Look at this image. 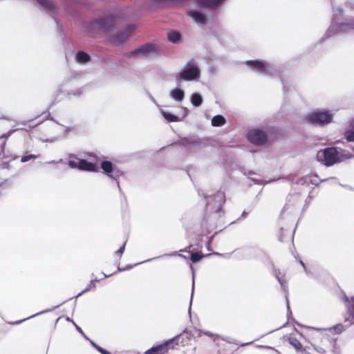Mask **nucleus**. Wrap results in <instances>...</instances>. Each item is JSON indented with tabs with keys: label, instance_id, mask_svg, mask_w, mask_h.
I'll list each match as a JSON object with an SVG mask.
<instances>
[{
	"label": "nucleus",
	"instance_id": "obj_1",
	"mask_svg": "<svg viewBox=\"0 0 354 354\" xmlns=\"http://www.w3.org/2000/svg\"><path fill=\"white\" fill-rule=\"evenodd\" d=\"M223 0H198L197 5L187 10L188 16L199 26H203L207 21L205 8L214 9L217 8Z\"/></svg>",
	"mask_w": 354,
	"mask_h": 354
},
{
	"label": "nucleus",
	"instance_id": "obj_2",
	"mask_svg": "<svg viewBox=\"0 0 354 354\" xmlns=\"http://www.w3.org/2000/svg\"><path fill=\"white\" fill-rule=\"evenodd\" d=\"M334 113L326 109H317L305 115V120L313 124L326 125L333 121Z\"/></svg>",
	"mask_w": 354,
	"mask_h": 354
},
{
	"label": "nucleus",
	"instance_id": "obj_3",
	"mask_svg": "<svg viewBox=\"0 0 354 354\" xmlns=\"http://www.w3.org/2000/svg\"><path fill=\"white\" fill-rule=\"evenodd\" d=\"M245 64L250 70L262 75L274 77L277 73L274 66L263 60H248Z\"/></svg>",
	"mask_w": 354,
	"mask_h": 354
},
{
	"label": "nucleus",
	"instance_id": "obj_4",
	"mask_svg": "<svg viewBox=\"0 0 354 354\" xmlns=\"http://www.w3.org/2000/svg\"><path fill=\"white\" fill-rule=\"evenodd\" d=\"M201 77V70L194 62H187L180 71L178 80L184 81H197Z\"/></svg>",
	"mask_w": 354,
	"mask_h": 354
},
{
	"label": "nucleus",
	"instance_id": "obj_5",
	"mask_svg": "<svg viewBox=\"0 0 354 354\" xmlns=\"http://www.w3.org/2000/svg\"><path fill=\"white\" fill-rule=\"evenodd\" d=\"M337 148L328 147L317 153V160L329 167L337 163Z\"/></svg>",
	"mask_w": 354,
	"mask_h": 354
},
{
	"label": "nucleus",
	"instance_id": "obj_6",
	"mask_svg": "<svg viewBox=\"0 0 354 354\" xmlns=\"http://www.w3.org/2000/svg\"><path fill=\"white\" fill-rule=\"evenodd\" d=\"M68 165L71 168L78 169L82 171H95L97 167L95 164L91 163L86 160L74 158L69 160Z\"/></svg>",
	"mask_w": 354,
	"mask_h": 354
},
{
	"label": "nucleus",
	"instance_id": "obj_7",
	"mask_svg": "<svg viewBox=\"0 0 354 354\" xmlns=\"http://www.w3.org/2000/svg\"><path fill=\"white\" fill-rule=\"evenodd\" d=\"M225 201V197L224 193L218 192L214 196L208 198L207 205L211 209H215L216 212H219Z\"/></svg>",
	"mask_w": 354,
	"mask_h": 354
},
{
	"label": "nucleus",
	"instance_id": "obj_8",
	"mask_svg": "<svg viewBox=\"0 0 354 354\" xmlns=\"http://www.w3.org/2000/svg\"><path fill=\"white\" fill-rule=\"evenodd\" d=\"M248 140L255 145H262L267 139V136L264 131L259 129H252L247 135Z\"/></svg>",
	"mask_w": 354,
	"mask_h": 354
},
{
	"label": "nucleus",
	"instance_id": "obj_9",
	"mask_svg": "<svg viewBox=\"0 0 354 354\" xmlns=\"http://www.w3.org/2000/svg\"><path fill=\"white\" fill-rule=\"evenodd\" d=\"M154 52L155 49L153 46L151 44H147L131 51L129 54V57L137 58L145 57L151 55Z\"/></svg>",
	"mask_w": 354,
	"mask_h": 354
},
{
	"label": "nucleus",
	"instance_id": "obj_10",
	"mask_svg": "<svg viewBox=\"0 0 354 354\" xmlns=\"http://www.w3.org/2000/svg\"><path fill=\"white\" fill-rule=\"evenodd\" d=\"M101 168L106 174L115 180L122 174V171L118 168L114 167L109 161H103L101 163Z\"/></svg>",
	"mask_w": 354,
	"mask_h": 354
},
{
	"label": "nucleus",
	"instance_id": "obj_11",
	"mask_svg": "<svg viewBox=\"0 0 354 354\" xmlns=\"http://www.w3.org/2000/svg\"><path fill=\"white\" fill-rule=\"evenodd\" d=\"M346 306L348 310V316L345 317V322L351 324H354V296L351 299L346 298Z\"/></svg>",
	"mask_w": 354,
	"mask_h": 354
},
{
	"label": "nucleus",
	"instance_id": "obj_12",
	"mask_svg": "<svg viewBox=\"0 0 354 354\" xmlns=\"http://www.w3.org/2000/svg\"><path fill=\"white\" fill-rule=\"evenodd\" d=\"M169 342L170 341H167L164 344L153 346L147 350L144 354H163L167 351Z\"/></svg>",
	"mask_w": 354,
	"mask_h": 354
},
{
	"label": "nucleus",
	"instance_id": "obj_13",
	"mask_svg": "<svg viewBox=\"0 0 354 354\" xmlns=\"http://www.w3.org/2000/svg\"><path fill=\"white\" fill-rule=\"evenodd\" d=\"M337 162H341L342 161H344L347 159H351L354 157V156L350 153L348 151L342 149H338L337 148Z\"/></svg>",
	"mask_w": 354,
	"mask_h": 354
},
{
	"label": "nucleus",
	"instance_id": "obj_14",
	"mask_svg": "<svg viewBox=\"0 0 354 354\" xmlns=\"http://www.w3.org/2000/svg\"><path fill=\"white\" fill-rule=\"evenodd\" d=\"M113 24V20L111 17H108L106 19H101L98 21L96 22V25L105 30H108L111 26Z\"/></svg>",
	"mask_w": 354,
	"mask_h": 354
},
{
	"label": "nucleus",
	"instance_id": "obj_15",
	"mask_svg": "<svg viewBox=\"0 0 354 354\" xmlns=\"http://www.w3.org/2000/svg\"><path fill=\"white\" fill-rule=\"evenodd\" d=\"M170 96L173 100L181 102L185 97V93L182 89L176 88L170 91Z\"/></svg>",
	"mask_w": 354,
	"mask_h": 354
},
{
	"label": "nucleus",
	"instance_id": "obj_16",
	"mask_svg": "<svg viewBox=\"0 0 354 354\" xmlns=\"http://www.w3.org/2000/svg\"><path fill=\"white\" fill-rule=\"evenodd\" d=\"M38 3L44 9L54 12L56 10V6L53 1L50 0H37Z\"/></svg>",
	"mask_w": 354,
	"mask_h": 354
},
{
	"label": "nucleus",
	"instance_id": "obj_17",
	"mask_svg": "<svg viewBox=\"0 0 354 354\" xmlns=\"http://www.w3.org/2000/svg\"><path fill=\"white\" fill-rule=\"evenodd\" d=\"M346 28L344 27V25H341L337 27V25L335 23H333L331 26L328 28L326 34L329 36L333 35L334 34L338 32L339 31L345 30Z\"/></svg>",
	"mask_w": 354,
	"mask_h": 354
},
{
	"label": "nucleus",
	"instance_id": "obj_18",
	"mask_svg": "<svg viewBox=\"0 0 354 354\" xmlns=\"http://www.w3.org/2000/svg\"><path fill=\"white\" fill-rule=\"evenodd\" d=\"M76 61L80 64H85L90 60V57L88 54L80 51L76 54Z\"/></svg>",
	"mask_w": 354,
	"mask_h": 354
},
{
	"label": "nucleus",
	"instance_id": "obj_19",
	"mask_svg": "<svg viewBox=\"0 0 354 354\" xmlns=\"http://www.w3.org/2000/svg\"><path fill=\"white\" fill-rule=\"evenodd\" d=\"M190 100L193 106L198 107L202 104L203 97L199 93H194L191 95Z\"/></svg>",
	"mask_w": 354,
	"mask_h": 354
},
{
	"label": "nucleus",
	"instance_id": "obj_20",
	"mask_svg": "<svg viewBox=\"0 0 354 354\" xmlns=\"http://www.w3.org/2000/svg\"><path fill=\"white\" fill-rule=\"evenodd\" d=\"M160 112L161 113V115L163 116V118L167 120L168 122H178L179 121V118L178 116L172 114V113H168V112H166L164 110H162V109L160 108Z\"/></svg>",
	"mask_w": 354,
	"mask_h": 354
},
{
	"label": "nucleus",
	"instance_id": "obj_21",
	"mask_svg": "<svg viewBox=\"0 0 354 354\" xmlns=\"http://www.w3.org/2000/svg\"><path fill=\"white\" fill-rule=\"evenodd\" d=\"M225 123V119L221 115H217L212 119V125L213 127H221Z\"/></svg>",
	"mask_w": 354,
	"mask_h": 354
},
{
	"label": "nucleus",
	"instance_id": "obj_22",
	"mask_svg": "<svg viewBox=\"0 0 354 354\" xmlns=\"http://www.w3.org/2000/svg\"><path fill=\"white\" fill-rule=\"evenodd\" d=\"M344 136L347 141L354 142V125L349 127L345 131Z\"/></svg>",
	"mask_w": 354,
	"mask_h": 354
},
{
	"label": "nucleus",
	"instance_id": "obj_23",
	"mask_svg": "<svg viewBox=\"0 0 354 354\" xmlns=\"http://www.w3.org/2000/svg\"><path fill=\"white\" fill-rule=\"evenodd\" d=\"M129 35V34L127 32L120 33L118 35L115 36V37L113 39V41L115 44L121 43V42L125 41L128 38Z\"/></svg>",
	"mask_w": 354,
	"mask_h": 354
},
{
	"label": "nucleus",
	"instance_id": "obj_24",
	"mask_svg": "<svg viewBox=\"0 0 354 354\" xmlns=\"http://www.w3.org/2000/svg\"><path fill=\"white\" fill-rule=\"evenodd\" d=\"M203 335H207L209 337H212L213 338V340L214 342H216V339H218V337H220L219 335H215L209 331H205V330H198V335L197 336L198 337H201Z\"/></svg>",
	"mask_w": 354,
	"mask_h": 354
},
{
	"label": "nucleus",
	"instance_id": "obj_25",
	"mask_svg": "<svg viewBox=\"0 0 354 354\" xmlns=\"http://www.w3.org/2000/svg\"><path fill=\"white\" fill-rule=\"evenodd\" d=\"M289 343L297 351H300L302 348V345L300 343V342L295 338V337H290L288 339Z\"/></svg>",
	"mask_w": 354,
	"mask_h": 354
},
{
	"label": "nucleus",
	"instance_id": "obj_26",
	"mask_svg": "<svg viewBox=\"0 0 354 354\" xmlns=\"http://www.w3.org/2000/svg\"><path fill=\"white\" fill-rule=\"evenodd\" d=\"M167 37L170 41L176 43L180 39V35L177 32H171L168 34Z\"/></svg>",
	"mask_w": 354,
	"mask_h": 354
},
{
	"label": "nucleus",
	"instance_id": "obj_27",
	"mask_svg": "<svg viewBox=\"0 0 354 354\" xmlns=\"http://www.w3.org/2000/svg\"><path fill=\"white\" fill-rule=\"evenodd\" d=\"M315 178H317V175H315V176H310V177H306L304 179H303V178L300 179L298 183L303 184L304 183H307L308 180H309L312 184L318 185L319 182L317 181V179H315Z\"/></svg>",
	"mask_w": 354,
	"mask_h": 354
},
{
	"label": "nucleus",
	"instance_id": "obj_28",
	"mask_svg": "<svg viewBox=\"0 0 354 354\" xmlns=\"http://www.w3.org/2000/svg\"><path fill=\"white\" fill-rule=\"evenodd\" d=\"M345 330L344 326L341 324H337L329 328L330 331H334L336 334H340Z\"/></svg>",
	"mask_w": 354,
	"mask_h": 354
},
{
	"label": "nucleus",
	"instance_id": "obj_29",
	"mask_svg": "<svg viewBox=\"0 0 354 354\" xmlns=\"http://www.w3.org/2000/svg\"><path fill=\"white\" fill-rule=\"evenodd\" d=\"M50 310H46L41 311V312H39V313H36V314H35V315H32V316H30V317H28V318H26V319H21V320H19V321L15 322L12 323V325L19 324L22 323L23 322H24V321H26V320H27V319H31V318H32V317H36V316H38V315H41V314H44V313H48V312H50Z\"/></svg>",
	"mask_w": 354,
	"mask_h": 354
},
{
	"label": "nucleus",
	"instance_id": "obj_30",
	"mask_svg": "<svg viewBox=\"0 0 354 354\" xmlns=\"http://www.w3.org/2000/svg\"><path fill=\"white\" fill-rule=\"evenodd\" d=\"M202 258H203V255L200 254L198 252L191 254L190 259H191V261L194 263L200 261Z\"/></svg>",
	"mask_w": 354,
	"mask_h": 354
},
{
	"label": "nucleus",
	"instance_id": "obj_31",
	"mask_svg": "<svg viewBox=\"0 0 354 354\" xmlns=\"http://www.w3.org/2000/svg\"><path fill=\"white\" fill-rule=\"evenodd\" d=\"M177 255L186 259V257H185V256H183L182 254H178L177 252H174L171 253V254H163L162 256L158 257V258H161V257H163L177 256ZM156 259H158V257H156ZM153 259H155V258L148 259L147 261H145V262L150 261H151ZM142 263H144V261Z\"/></svg>",
	"mask_w": 354,
	"mask_h": 354
},
{
	"label": "nucleus",
	"instance_id": "obj_32",
	"mask_svg": "<svg viewBox=\"0 0 354 354\" xmlns=\"http://www.w3.org/2000/svg\"><path fill=\"white\" fill-rule=\"evenodd\" d=\"M95 286V284L94 283V281H91L89 284L88 285V286L84 290H82L81 292H80L77 296L76 297H80V295H82L83 293L88 291L89 290H91V288H94Z\"/></svg>",
	"mask_w": 354,
	"mask_h": 354
},
{
	"label": "nucleus",
	"instance_id": "obj_33",
	"mask_svg": "<svg viewBox=\"0 0 354 354\" xmlns=\"http://www.w3.org/2000/svg\"><path fill=\"white\" fill-rule=\"evenodd\" d=\"M37 157H38V156L33 155V154H30V155H28V156H24L21 157V162H25L30 160L31 159L36 158Z\"/></svg>",
	"mask_w": 354,
	"mask_h": 354
},
{
	"label": "nucleus",
	"instance_id": "obj_34",
	"mask_svg": "<svg viewBox=\"0 0 354 354\" xmlns=\"http://www.w3.org/2000/svg\"><path fill=\"white\" fill-rule=\"evenodd\" d=\"M279 272H275V277L277 279L279 283L281 284V286L285 288L286 281L283 279L279 277Z\"/></svg>",
	"mask_w": 354,
	"mask_h": 354
},
{
	"label": "nucleus",
	"instance_id": "obj_35",
	"mask_svg": "<svg viewBox=\"0 0 354 354\" xmlns=\"http://www.w3.org/2000/svg\"><path fill=\"white\" fill-rule=\"evenodd\" d=\"M126 241L124 243V244L122 245V246H121L115 252V254H118L120 256H121L123 252H124V250H125V246H126Z\"/></svg>",
	"mask_w": 354,
	"mask_h": 354
},
{
	"label": "nucleus",
	"instance_id": "obj_36",
	"mask_svg": "<svg viewBox=\"0 0 354 354\" xmlns=\"http://www.w3.org/2000/svg\"><path fill=\"white\" fill-rule=\"evenodd\" d=\"M313 346L318 353H324L326 352V350L322 346H317L316 344H313Z\"/></svg>",
	"mask_w": 354,
	"mask_h": 354
},
{
	"label": "nucleus",
	"instance_id": "obj_37",
	"mask_svg": "<svg viewBox=\"0 0 354 354\" xmlns=\"http://www.w3.org/2000/svg\"><path fill=\"white\" fill-rule=\"evenodd\" d=\"M222 339L224 340V341H226L230 344H237L236 342L235 339H232V338H230L228 337H222Z\"/></svg>",
	"mask_w": 354,
	"mask_h": 354
},
{
	"label": "nucleus",
	"instance_id": "obj_38",
	"mask_svg": "<svg viewBox=\"0 0 354 354\" xmlns=\"http://www.w3.org/2000/svg\"><path fill=\"white\" fill-rule=\"evenodd\" d=\"M14 132V131H10L9 132H8L6 134H3L1 137V138H8V137H10L11 136V134Z\"/></svg>",
	"mask_w": 354,
	"mask_h": 354
},
{
	"label": "nucleus",
	"instance_id": "obj_39",
	"mask_svg": "<svg viewBox=\"0 0 354 354\" xmlns=\"http://www.w3.org/2000/svg\"><path fill=\"white\" fill-rule=\"evenodd\" d=\"M62 162V159H60L58 161H55V160H52V161H49V162H47L46 163L47 164H51V163H59V162Z\"/></svg>",
	"mask_w": 354,
	"mask_h": 354
},
{
	"label": "nucleus",
	"instance_id": "obj_40",
	"mask_svg": "<svg viewBox=\"0 0 354 354\" xmlns=\"http://www.w3.org/2000/svg\"><path fill=\"white\" fill-rule=\"evenodd\" d=\"M96 349L100 353H102L105 349H104L103 348H102L101 346H96Z\"/></svg>",
	"mask_w": 354,
	"mask_h": 354
},
{
	"label": "nucleus",
	"instance_id": "obj_41",
	"mask_svg": "<svg viewBox=\"0 0 354 354\" xmlns=\"http://www.w3.org/2000/svg\"><path fill=\"white\" fill-rule=\"evenodd\" d=\"M5 145H6V142H3V144H2V147H1V148L0 149V153H3V152Z\"/></svg>",
	"mask_w": 354,
	"mask_h": 354
},
{
	"label": "nucleus",
	"instance_id": "obj_42",
	"mask_svg": "<svg viewBox=\"0 0 354 354\" xmlns=\"http://www.w3.org/2000/svg\"><path fill=\"white\" fill-rule=\"evenodd\" d=\"M75 327H76L77 330L80 333H82V329H81V328H80V327H79V326H77V325H75Z\"/></svg>",
	"mask_w": 354,
	"mask_h": 354
},
{
	"label": "nucleus",
	"instance_id": "obj_43",
	"mask_svg": "<svg viewBox=\"0 0 354 354\" xmlns=\"http://www.w3.org/2000/svg\"><path fill=\"white\" fill-rule=\"evenodd\" d=\"M194 278V274L193 275ZM194 279H193V283H192V292L194 291ZM193 295V292L192 293V295Z\"/></svg>",
	"mask_w": 354,
	"mask_h": 354
},
{
	"label": "nucleus",
	"instance_id": "obj_44",
	"mask_svg": "<svg viewBox=\"0 0 354 354\" xmlns=\"http://www.w3.org/2000/svg\"><path fill=\"white\" fill-rule=\"evenodd\" d=\"M189 248H190V247H189L188 248L184 249V250H180V252H188L189 251L188 249H189Z\"/></svg>",
	"mask_w": 354,
	"mask_h": 354
},
{
	"label": "nucleus",
	"instance_id": "obj_45",
	"mask_svg": "<svg viewBox=\"0 0 354 354\" xmlns=\"http://www.w3.org/2000/svg\"><path fill=\"white\" fill-rule=\"evenodd\" d=\"M102 354H111V353H110L109 351H107L104 350V351L102 353Z\"/></svg>",
	"mask_w": 354,
	"mask_h": 354
},
{
	"label": "nucleus",
	"instance_id": "obj_46",
	"mask_svg": "<svg viewBox=\"0 0 354 354\" xmlns=\"http://www.w3.org/2000/svg\"><path fill=\"white\" fill-rule=\"evenodd\" d=\"M257 346L259 347V348H271L270 346Z\"/></svg>",
	"mask_w": 354,
	"mask_h": 354
},
{
	"label": "nucleus",
	"instance_id": "obj_47",
	"mask_svg": "<svg viewBox=\"0 0 354 354\" xmlns=\"http://www.w3.org/2000/svg\"><path fill=\"white\" fill-rule=\"evenodd\" d=\"M64 131H65L66 133H67V132H68L70 131V129H69V128L66 127V128H65Z\"/></svg>",
	"mask_w": 354,
	"mask_h": 354
},
{
	"label": "nucleus",
	"instance_id": "obj_48",
	"mask_svg": "<svg viewBox=\"0 0 354 354\" xmlns=\"http://www.w3.org/2000/svg\"><path fill=\"white\" fill-rule=\"evenodd\" d=\"M92 345L93 346L94 348H96V346H98V345H97L96 344L92 342Z\"/></svg>",
	"mask_w": 354,
	"mask_h": 354
},
{
	"label": "nucleus",
	"instance_id": "obj_49",
	"mask_svg": "<svg viewBox=\"0 0 354 354\" xmlns=\"http://www.w3.org/2000/svg\"><path fill=\"white\" fill-rule=\"evenodd\" d=\"M124 270H125V268H121L118 267V270L119 271H123Z\"/></svg>",
	"mask_w": 354,
	"mask_h": 354
},
{
	"label": "nucleus",
	"instance_id": "obj_50",
	"mask_svg": "<svg viewBox=\"0 0 354 354\" xmlns=\"http://www.w3.org/2000/svg\"><path fill=\"white\" fill-rule=\"evenodd\" d=\"M92 281H94V283H95L96 281H99V279H97V278H95V279H93Z\"/></svg>",
	"mask_w": 354,
	"mask_h": 354
},
{
	"label": "nucleus",
	"instance_id": "obj_51",
	"mask_svg": "<svg viewBox=\"0 0 354 354\" xmlns=\"http://www.w3.org/2000/svg\"><path fill=\"white\" fill-rule=\"evenodd\" d=\"M250 344H251V342L243 344H241V346H245V345H248Z\"/></svg>",
	"mask_w": 354,
	"mask_h": 354
},
{
	"label": "nucleus",
	"instance_id": "obj_52",
	"mask_svg": "<svg viewBox=\"0 0 354 354\" xmlns=\"http://www.w3.org/2000/svg\"><path fill=\"white\" fill-rule=\"evenodd\" d=\"M111 274H109V275H107V274H104V278H106V277H109V276H111Z\"/></svg>",
	"mask_w": 354,
	"mask_h": 354
},
{
	"label": "nucleus",
	"instance_id": "obj_53",
	"mask_svg": "<svg viewBox=\"0 0 354 354\" xmlns=\"http://www.w3.org/2000/svg\"><path fill=\"white\" fill-rule=\"evenodd\" d=\"M132 267H133L132 266H128L127 267V268H131Z\"/></svg>",
	"mask_w": 354,
	"mask_h": 354
},
{
	"label": "nucleus",
	"instance_id": "obj_54",
	"mask_svg": "<svg viewBox=\"0 0 354 354\" xmlns=\"http://www.w3.org/2000/svg\"><path fill=\"white\" fill-rule=\"evenodd\" d=\"M300 263L304 267V263H303V261H300Z\"/></svg>",
	"mask_w": 354,
	"mask_h": 354
},
{
	"label": "nucleus",
	"instance_id": "obj_55",
	"mask_svg": "<svg viewBox=\"0 0 354 354\" xmlns=\"http://www.w3.org/2000/svg\"><path fill=\"white\" fill-rule=\"evenodd\" d=\"M152 101H153L155 104H156V101H155V100H154L153 98H152Z\"/></svg>",
	"mask_w": 354,
	"mask_h": 354
},
{
	"label": "nucleus",
	"instance_id": "obj_56",
	"mask_svg": "<svg viewBox=\"0 0 354 354\" xmlns=\"http://www.w3.org/2000/svg\"><path fill=\"white\" fill-rule=\"evenodd\" d=\"M302 354H307L306 352L303 353Z\"/></svg>",
	"mask_w": 354,
	"mask_h": 354
}]
</instances>
